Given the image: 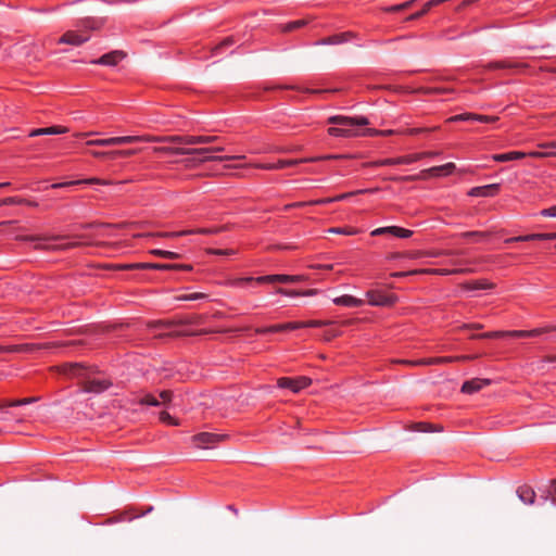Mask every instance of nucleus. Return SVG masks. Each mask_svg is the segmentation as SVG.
<instances>
[{"mask_svg":"<svg viewBox=\"0 0 556 556\" xmlns=\"http://www.w3.org/2000/svg\"><path fill=\"white\" fill-rule=\"evenodd\" d=\"M329 232L352 236L355 235L357 230L353 228H331L329 229Z\"/></svg>","mask_w":556,"mask_h":556,"instance_id":"obj_49","label":"nucleus"},{"mask_svg":"<svg viewBox=\"0 0 556 556\" xmlns=\"http://www.w3.org/2000/svg\"><path fill=\"white\" fill-rule=\"evenodd\" d=\"M53 346L52 343H43V344H37V343H25V344H17V345H9L8 352L10 353H34L42 349H50Z\"/></svg>","mask_w":556,"mask_h":556,"instance_id":"obj_15","label":"nucleus"},{"mask_svg":"<svg viewBox=\"0 0 556 556\" xmlns=\"http://www.w3.org/2000/svg\"><path fill=\"white\" fill-rule=\"evenodd\" d=\"M174 266L161 263H140V269L172 270Z\"/></svg>","mask_w":556,"mask_h":556,"instance_id":"obj_35","label":"nucleus"},{"mask_svg":"<svg viewBox=\"0 0 556 556\" xmlns=\"http://www.w3.org/2000/svg\"><path fill=\"white\" fill-rule=\"evenodd\" d=\"M486 236H488L486 232H481V231H468V232L462 233V237H477V240L483 239Z\"/></svg>","mask_w":556,"mask_h":556,"instance_id":"obj_56","label":"nucleus"},{"mask_svg":"<svg viewBox=\"0 0 556 556\" xmlns=\"http://www.w3.org/2000/svg\"><path fill=\"white\" fill-rule=\"evenodd\" d=\"M541 215L545 217H556V205L542 210Z\"/></svg>","mask_w":556,"mask_h":556,"instance_id":"obj_61","label":"nucleus"},{"mask_svg":"<svg viewBox=\"0 0 556 556\" xmlns=\"http://www.w3.org/2000/svg\"><path fill=\"white\" fill-rule=\"evenodd\" d=\"M159 401L161 402V406H165L167 408L172 407L173 404V392L169 390L161 391L159 394Z\"/></svg>","mask_w":556,"mask_h":556,"instance_id":"obj_34","label":"nucleus"},{"mask_svg":"<svg viewBox=\"0 0 556 556\" xmlns=\"http://www.w3.org/2000/svg\"><path fill=\"white\" fill-rule=\"evenodd\" d=\"M476 357L477 356H470V355L430 357V358H421V362H419V364L438 365V364H445V363H451V362H456V361H471Z\"/></svg>","mask_w":556,"mask_h":556,"instance_id":"obj_18","label":"nucleus"},{"mask_svg":"<svg viewBox=\"0 0 556 556\" xmlns=\"http://www.w3.org/2000/svg\"><path fill=\"white\" fill-rule=\"evenodd\" d=\"M377 190H378V188H375V189H362V190H357V191H353V192L342 193V194L333 197V198L319 199V200L309 201V202H296V203H293L291 205H288L287 207H302V206H305V205H308V204H328V203H332V202H337V201H341V200L348 199V198H350V197H352L354 194L372 193V192H376Z\"/></svg>","mask_w":556,"mask_h":556,"instance_id":"obj_8","label":"nucleus"},{"mask_svg":"<svg viewBox=\"0 0 556 556\" xmlns=\"http://www.w3.org/2000/svg\"><path fill=\"white\" fill-rule=\"evenodd\" d=\"M414 430L421 432L429 431H441V428L437 425L428 424V422H418L414 426Z\"/></svg>","mask_w":556,"mask_h":556,"instance_id":"obj_39","label":"nucleus"},{"mask_svg":"<svg viewBox=\"0 0 556 556\" xmlns=\"http://www.w3.org/2000/svg\"><path fill=\"white\" fill-rule=\"evenodd\" d=\"M97 26L93 22L87 20L81 23V27L78 30L65 31L58 42L60 45L81 46L90 39L89 30L96 29Z\"/></svg>","mask_w":556,"mask_h":556,"instance_id":"obj_3","label":"nucleus"},{"mask_svg":"<svg viewBox=\"0 0 556 556\" xmlns=\"http://www.w3.org/2000/svg\"><path fill=\"white\" fill-rule=\"evenodd\" d=\"M328 123L339 126V127H330L328 129V134L330 136L352 137V136L358 135L357 132H355L352 129L353 127L366 126L369 124V121L365 116L350 117V116L334 115V116L329 117Z\"/></svg>","mask_w":556,"mask_h":556,"instance_id":"obj_2","label":"nucleus"},{"mask_svg":"<svg viewBox=\"0 0 556 556\" xmlns=\"http://www.w3.org/2000/svg\"><path fill=\"white\" fill-rule=\"evenodd\" d=\"M66 237L65 236H51V237H33V236H21L18 237L20 240H25V241H51V240H62V239H65Z\"/></svg>","mask_w":556,"mask_h":556,"instance_id":"obj_36","label":"nucleus"},{"mask_svg":"<svg viewBox=\"0 0 556 556\" xmlns=\"http://www.w3.org/2000/svg\"><path fill=\"white\" fill-rule=\"evenodd\" d=\"M307 24V21L306 20H298V21H294V22H290L288 24H286L282 28L283 31H292L296 28H300L302 26H305Z\"/></svg>","mask_w":556,"mask_h":556,"instance_id":"obj_43","label":"nucleus"},{"mask_svg":"<svg viewBox=\"0 0 556 556\" xmlns=\"http://www.w3.org/2000/svg\"><path fill=\"white\" fill-rule=\"evenodd\" d=\"M207 252L211 254H215V255H233L235 254V251L229 250V249H226V250L208 249Z\"/></svg>","mask_w":556,"mask_h":556,"instance_id":"obj_54","label":"nucleus"},{"mask_svg":"<svg viewBox=\"0 0 556 556\" xmlns=\"http://www.w3.org/2000/svg\"><path fill=\"white\" fill-rule=\"evenodd\" d=\"M211 152H207V153H194L193 155L202 156V157L199 159V163H205V162H208V161L222 162V161H226V160H242V159L245 157L244 155L213 156V155H208Z\"/></svg>","mask_w":556,"mask_h":556,"instance_id":"obj_26","label":"nucleus"},{"mask_svg":"<svg viewBox=\"0 0 556 556\" xmlns=\"http://www.w3.org/2000/svg\"><path fill=\"white\" fill-rule=\"evenodd\" d=\"M113 267L116 268V269H122V270L140 269V263H136V264H119V265H114Z\"/></svg>","mask_w":556,"mask_h":556,"instance_id":"obj_51","label":"nucleus"},{"mask_svg":"<svg viewBox=\"0 0 556 556\" xmlns=\"http://www.w3.org/2000/svg\"><path fill=\"white\" fill-rule=\"evenodd\" d=\"M400 164H410V160L407 156H401L396 159H384L376 162L368 163L370 166H387V165H400Z\"/></svg>","mask_w":556,"mask_h":556,"instance_id":"obj_28","label":"nucleus"},{"mask_svg":"<svg viewBox=\"0 0 556 556\" xmlns=\"http://www.w3.org/2000/svg\"><path fill=\"white\" fill-rule=\"evenodd\" d=\"M160 420L172 426L179 425V421L176 418L172 417L167 412L160 413Z\"/></svg>","mask_w":556,"mask_h":556,"instance_id":"obj_45","label":"nucleus"},{"mask_svg":"<svg viewBox=\"0 0 556 556\" xmlns=\"http://www.w3.org/2000/svg\"><path fill=\"white\" fill-rule=\"evenodd\" d=\"M453 90L452 89H446V88H420L418 89V92H422L425 94H442V93H447V92H452Z\"/></svg>","mask_w":556,"mask_h":556,"instance_id":"obj_42","label":"nucleus"},{"mask_svg":"<svg viewBox=\"0 0 556 556\" xmlns=\"http://www.w3.org/2000/svg\"><path fill=\"white\" fill-rule=\"evenodd\" d=\"M496 119H497V117H494V116L479 115V114H476V117H475V121L483 122V123L494 122Z\"/></svg>","mask_w":556,"mask_h":556,"instance_id":"obj_63","label":"nucleus"},{"mask_svg":"<svg viewBox=\"0 0 556 556\" xmlns=\"http://www.w3.org/2000/svg\"><path fill=\"white\" fill-rule=\"evenodd\" d=\"M475 117L473 113H464L450 117L447 122L475 121Z\"/></svg>","mask_w":556,"mask_h":556,"instance_id":"obj_44","label":"nucleus"},{"mask_svg":"<svg viewBox=\"0 0 556 556\" xmlns=\"http://www.w3.org/2000/svg\"><path fill=\"white\" fill-rule=\"evenodd\" d=\"M224 147H208V148H182V147H155L153 149L156 153L164 154H194V153H207V152H223Z\"/></svg>","mask_w":556,"mask_h":556,"instance_id":"obj_6","label":"nucleus"},{"mask_svg":"<svg viewBox=\"0 0 556 556\" xmlns=\"http://www.w3.org/2000/svg\"><path fill=\"white\" fill-rule=\"evenodd\" d=\"M37 400H38L37 397H25V399H22V400L8 401V402L3 403V404L1 405V407H2V406H8V407L21 406V405H25V404L34 403V402H36Z\"/></svg>","mask_w":556,"mask_h":556,"instance_id":"obj_40","label":"nucleus"},{"mask_svg":"<svg viewBox=\"0 0 556 556\" xmlns=\"http://www.w3.org/2000/svg\"><path fill=\"white\" fill-rule=\"evenodd\" d=\"M517 495L519 500L527 505H533L536 497L534 490L529 485L519 486L517 489Z\"/></svg>","mask_w":556,"mask_h":556,"instance_id":"obj_21","label":"nucleus"},{"mask_svg":"<svg viewBox=\"0 0 556 556\" xmlns=\"http://www.w3.org/2000/svg\"><path fill=\"white\" fill-rule=\"evenodd\" d=\"M302 328V323H287V324H280V325H274L269 326L268 330H271L273 332H279V331H286V330H294Z\"/></svg>","mask_w":556,"mask_h":556,"instance_id":"obj_30","label":"nucleus"},{"mask_svg":"<svg viewBox=\"0 0 556 556\" xmlns=\"http://www.w3.org/2000/svg\"><path fill=\"white\" fill-rule=\"evenodd\" d=\"M80 181H81L80 184H99V185H109L110 184V181L101 180L99 178H89V179H84Z\"/></svg>","mask_w":556,"mask_h":556,"instance_id":"obj_64","label":"nucleus"},{"mask_svg":"<svg viewBox=\"0 0 556 556\" xmlns=\"http://www.w3.org/2000/svg\"><path fill=\"white\" fill-rule=\"evenodd\" d=\"M219 231H220V228H199V229H195V230H182V231H176V232H161V233H156L155 236L164 237V238H176V237H181V236L191 235V233L213 235V233H217Z\"/></svg>","mask_w":556,"mask_h":556,"instance_id":"obj_16","label":"nucleus"},{"mask_svg":"<svg viewBox=\"0 0 556 556\" xmlns=\"http://www.w3.org/2000/svg\"><path fill=\"white\" fill-rule=\"evenodd\" d=\"M391 229H392V226L377 228V229L372 230L370 235L376 237V236H381L384 233H391Z\"/></svg>","mask_w":556,"mask_h":556,"instance_id":"obj_57","label":"nucleus"},{"mask_svg":"<svg viewBox=\"0 0 556 556\" xmlns=\"http://www.w3.org/2000/svg\"><path fill=\"white\" fill-rule=\"evenodd\" d=\"M420 274V269H414V270H409V271H397V273H393L392 274V277H406V276H410V275H419Z\"/></svg>","mask_w":556,"mask_h":556,"instance_id":"obj_60","label":"nucleus"},{"mask_svg":"<svg viewBox=\"0 0 556 556\" xmlns=\"http://www.w3.org/2000/svg\"><path fill=\"white\" fill-rule=\"evenodd\" d=\"M522 65L516 63V62H513V61H509V60H503V61H494V62H490L488 63L486 65H484L483 67L485 70H509V68H518V67H521Z\"/></svg>","mask_w":556,"mask_h":556,"instance_id":"obj_24","label":"nucleus"},{"mask_svg":"<svg viewBox=\"0 0 556 556\" xmlns=\"http://www.w3.org/2000/svg\"><path fill=\"white\" fill-rule=\"evenodd\" d=\"M350 157H352V156L346 155V154H331V155L317 156V157H315L316 160L314 162L321 161V160H341V159H350Z\"/></svg>","mask_w":556,"mask_h":556,"instance_id":"obj_50","label":"nucleus"},{"mask_svg":"<svg viewBox=\"0 0 556 556\" xmlns=\"http://www.w3.org/2000/svg\"><path fill=\"white\" fill-rule=\"evenodd\" d=\"M301 323H302V328L303 327H321V326L329 324L328 321H323V320H309L306 323H303V321H301Z\"/></svg>","mask_w":556,"mask_h":556,"instance_id":"obj_55","label":"nucleus"},{"mask_svg":"<svg viewBox=\"0 0 556 556\" xmlns=\"http://www.w3.org/2000/svg\"><path fill=\"white\" fill-rule=\"evenodd\" d=\"M464 271L465 269H420V274L429 275H451Z\"/></svg>","mask_w":556,"mask_h":556,"instance_id":"obj_37","label":"nucleus"},{"mask_svg":"<svg viewBox=\"0 0 556 556\" xmlns=\"http://www.w3.org/2000/svg\"><path fill=\"white\" fill-rule=\"evenodd\" d=\"M367 298L369 303L375 306H391L397 300L395 295L386 294L380 291H368Z\"/></svg>","mask_w":556,"mask_h":556,"instance_id":"obj_12","label":"nucleus"},{"mask_svg":"<svg viewBox=\"0 0 556 556\" xmlns=\"http://www.w3.org/2000/svg\"><path fill=\"white\" fill-rule=\"evenodd\" d=\"M316 159H300V160H280L276 163V168L281 169L287 166H292L300 163L314 162Z\"/></svg>","mask_w":556,"mask_h":556,"instance_id":"obj_33","label":"nucleus"},{"mask_svg":"<svg viewBox=\"0 0 556 556\" xmlns=\"http://www.w3.org/2000/svg\"><path fill=\"white\" fill-rule=\"evenodd\" d=\"M455 168H456V165L454 163H446L444 165L433 166L431 168L424 169V170H421V173L418 176L395 177L392 179L393 180L414 181L418 178L447 176V175L452 174L455 170Z\"/></svg>","mask_w":556,"mask_h":556,"instance_id":"obj_5","label":"nucleus"},{"mask_svg":"<svg viewBox=\"0 0 556 556\" xmlns=\"http://www.w3.org/2000/svg\"><path fill=\"white\" fill-rule=\"evenodd\" d=\"M391 235L399 238H409L413 235V231L397 226H392Z\"/></svg>","mask_w":556,"mask_h":556,"instance_id":"obj_41","label":"nucleus"},{"mask_svg":"<svg viewBox=\"0 0 556 556\" xmlns=\"http://www.w3.org/2000/svg\"><path fill=\"white\" fill-rule=\"evenodd\" d=\"M139 142H168L175 144L192 146L191 136H139Z\"/></svg>","mask_w":556,"mask_h":556,"instance_id":"obj_10","label":"nucleus"},{"mask_svg":"<svg viewBox=\"0 0 556 556\" xmlns=\"http://www.w3.org/2000/svg\"><path fill=\"white\" fill-rule=\"evenodd\" d=\"M493 287H494L493 283L486 282L485 280L467 282V283L463 285V288L466 290L492 289Z\"/></svg>","mask_w":556,"mask_h":556,"instance_id":"obj_31","label":"nucleus"},{"mask_svg":"<svg viewBox=\"0 0 556 556\" xmlns=\"http://www.w3.org/2000/svg\"><path fill=\"white\" fill-rule=\"evenodd\" d=\"M356 37H357V34H355L353 31H344L341 34H336V35L323 38V39L318 40L316 42V45H319V46L339 45V43L346 42L351 39H354Z\"/></svg>","mask_w":556,"mask_h":556,"instance_id":"obj_14","label":"nucleus"},{"mask_svg":"<svg viewBox=\"0 0 556 556\" xmlns=\"http://www.w3.org/2000/svg\"><path fill=\"white\" fill-rule=\"evenodd\" d=\"M138 152L137 149H128V150H115V151H111V154L114 155V157L116 156H124V157H127V156H130V155H134Z\"/></svg>","mask_w":556,"mask_h":556,"instance_id":"obj_47","label":"nucleus"},{"mask_svg":"<svg viewBox=\"0 0 556 556\" xmlns=\"http://www.w3.org/2000/svg\"><path fill=\"white\" fill-rule=\"evenodd\" d=\"M226 438V434L201 432L192 437V442L198 448H213L216 444L224 441Z\"/></svg>","mask_w":556,"mask_h":556,"instance_id":"obj_7","label":"nucleus"},{"mask_svg":"<svg viewBox=\"0 0 556 556\" xmlns=\"http://www.w3.org/2000/svg\"><path fill=\"white\" fill-rule=\"evenodd\" d=\"M532 333H529V330H511V331H490L481 333V337L484 338H503V337H514V338H527L531 337Z\"/></svg>","mask_w":556,"mask_h":556,"instance_id":"obj_20","label":"nucleus"},{"mask_svg":"<svg viewBox=\"0 0 556 556\" xmlns=\"http://www.w3.org/2000/svg\"><path fill=\"white\" fill-rule=\"evenodd\" d=\"M548 495L551 496V502L556 505V479L551 481Z\"/></svg>","mask_w":556,"mask_h":556,"instance_id":"obj_59","label":"nucleus"},{"mask_svg":"<svg viewBox=\"0 0 556 556\" xmlns=\"http://www.w3.org/2000/svg\"><path fill=\"white\" fill-rule=\"evenodd\" d=\"M3 205H12V204H23L25 202L24 199L10 197L2 200Z\"/></svg>","mask_w":556,"mask_h":556,"instance_id":"obj_52","label":"nucleus"},{"mask_svg":"<svg viewBox=\"0 0 556 556\" xmlns=\"http://www.w3.org/2000/svg\"><path fill=\"white\" fill-rule=\"evenodd\" d=\"M523 239H526V241H531V240H551L549 233H531V235H526V236H523Z\"/></svg>","mask_w":556,"mask_h":556,"instance_id":"obj_48","label":"nucleus"},{"mask_svg":"<svg viewBox=\"0 0 556 556\" xmlns=\"http://www.w3.org/2000/svg\"><path fill=\"white\" fill-rule=\"evenodd\" d=\"M333 303L342 306L357 307L363 304V301L352 295L345 294L333 299Z\"/></svg>","mask_w":556,"mask_h":556,"instance_id":"obj_25","label":"nucleus"},{"mask_svg":"<svg viewBox=\"0 0 556 556\" xmlns=\"http://www.w3.org/2000/svg\"><path fill=\"white\" fill-rule=\"evenodd\" d=\"M127 56L126 52L122 50H114L109 53L103 54L101 58L91 61L92 64L105 65V66H115L122 60Z\"/></svg>","mask_w":556,"mask_h":556,"instance_id":"obj_13","label":"nucleus"},{"mask_svg":"<svg viewBox=\"0 0 556 556\" xmlns=\"http://www.w3.org/2000/svg\"><path fill=\"white\" fill-rule=\"evenodd\" d=\"M526 156H527V153H525V152L511 151V152L502 153V154H494L492 156V159L496 162H508V161L523 159Z\"/></svg>","mask_w":556,"mask_h":556,"instance_id":"obj_27","label":"nucleus"},{"mask_svg":"<svg viewBox=\"0 0 556 556\" xmlns=\"http://www.w3.org/2000/svg\"><path fill=\"white\" fill-rule=\"evenodd\" d=\"M192 146L210 144L219 140L217 136H191Z\"/></svg>","mask_w":556,"mask_h":556,"instance_id":"obj_32","label":"nucleus"},{"mask_svg":"<svg viewBox=\"0 0 556 556\" xmlns=\"http://www.w3.org/2000/svg\"><path fill=\"white\" fill-rule=\"evenodd\" d=\"M415 2H416V0H409V1H406L404 3L390 7L387 10L390 11V12L402 11V10L410 8L413 5V3H415Z\"/></svg>","mask_w":556,"mask_h":556,"instance_id":"obj_46","label":"nucleus"},{"mask_svg":"<svg viewBox=\"0 0 556 556\" xmlns=\"http://www.w3.org/2000/svg\"><path fill=\"white\" fill-rule=\"evenodd\" d=\"M140 405H151V406H161V402L159 401V397L153 394H146L143 395L139 402Z\"/></svg>","mask_w":556,"mask_h":556,"instance_id":"obj_38","label":"nucleus"},{"mask_svg":"<svg viewBox=\"0 0 556 556\" xmlns=\"http://www.w3.org/2000/svg\"><path fill=\"white\" fill-rule=\"evenodd\" d=\"M195 323L193 318L177 319L172 321H156L151 324L152 328H168L170 326L189 325Z\"/></svg>","mask_w":556,"mask_h":556,"instance_id":"obj_29","label":"nucleus"},{"mask_svg":"<svg viewBox=\"0 0 556 556\" xmlns=\"http://www.w3.org/2000/svg\"><path fill=\"white\" fill-rule=\"evenodd\" d=\"M490 383H491L490 379L473 378V379L465 381L463 383L462 392L472 394L475 392L480 391L481 389L489 386Z\"/></svg>","mask_w":556,"mask_h":556,"instance_id":"obj_17","label":"nucleus"},{"mask_svg":"<svg viewBox=\"0 0 556 556\" xmlns=\"http://www.w3.org/2000/svg\"><path fill=\"white\" fill-rule=\"evenodd\" d=\"M551 330H556V327H552V328H536V329H532V330H529V333H532L531 337H538L542 333H545L547 331H551Z\"/></svg>","mask_w":556,"mask_h":556,"instance_id":"obj_58","label":"nucleus"},{"mask_svg":"<svg viewBox=\"0 0 556 556\" xmlns=\"http://www.w3.org/2000/svg\"><path fill=\"white\" fill-rule=\"evenodd\" d=\"M68 131L67 127L64 126H51L47 128H38L30 131L29 137L42 136V135H61Z\"/></svg>","mask_w":556,"mask_h":556,"instance_id":"obj_22","label":"nucleus"},{"mask_svg":"<svg viewBox=\"0 0 556 556\" xmlns=\"http://www.w3.org/2000/svg\"><path fill=\"white\" fill-rule=\"evenodd\" d=\"M500 190L498 184L486 185L482 187H473L469 190L470 197H494Z\"/></svg>","mask_w":556,"mask_h":556,"instance_id":"obj_19","label":"nucleus"},{"mask_svg":"<svg viewBox=\"0 0 556 556\" xmlns=\"http://www.w3.org/2000/svg\"><path fill=\"white\" fill-rule=\"evenodd\" d=\"M81 243L78 241L68 242L64 244H36L35 248L38 250H46V251H66L70 249H74L77 247H80Z\"/></svg>","mask_w":556,"mask_h":556,"instance_id":"obj_23","label":"nucleus"},{"mask_svg":"<svg viewBox=\"0 0 556 556\" xmlns=\"http://www.w3.org/2000/svg\"><path fill=\"white\" fill-rule=\"evenodd\" d=\"M305 279H306L305 276H302V275H294V276H291V275H267V276L257 277L255 279L251 278V277L239 278V279H236L232 283L235 286H239V285H242L245 282H251V281H256L258 283H264V282L294 283V282L304 281Z\"/></svg>","mask_w":556,"mask_h":556,"instance_id":"obj_4","label":"nucleus"},{"mask_svg":"<svg viewBox=\"0 0 556 556\" xmlns=\"http://www.w3.org/2000/svg\"><path fill=\"white\" fill-rule=\"evenodd\" d=\"M311 382V378L304 376L298 378L283 377L278 379L277 384L279 388L290 389L296 393L302 389L308 387Z\"/></svg>","mask_w":556,"mask_h":556,"instance_id":"obj_11","label":"nucleus"},{"mask_svg":"<svg viewBox=\"0 0 556 556\" xmlns=\"http://www.w3.org/2000/svg\"><path fill=\"white\" fill-rule=\"evenodd\" d=\"M277 292L280 293V294L287 295V296L302 295V291L287 290V289H283V288H278Z\"/></svg>","mask_w":556,"mask_h":556,"instance_id":"obj_53","label":"nucleus"},{"mask_svg":"<svg viewBox=\"0 0 556 556\" xmlns=\"http://www.w3.org/2000/svg\"><path fill=\"white\" fill-rule=\"evenodd\" d=\"M63 374L76 377L84 392L102 393L112 386V381L98 370L87 368L83 364H68L63 367Z\"/></svg>","mask_w":556,"mask_h":556,"instance_id":"obj_1","label":"nucleus"},{"mask_svg":"<svg viewBox=\"0 0 556 556\" xmlns=\"http://www.w3.org/2000/svg\"><path fill=\"white\" fill-rule=\"evenodd\" d=\"M81 181H76V180H73V181H66V182H58V184H53L51 185V188H64V187H70V186H75V185H79Z\"/></svg>","mask_w":556,"mask_h":556,"instance_id":"obj_62","label":"nucleus"},{"mask_svg":"<svg viewBox=\"0 0 556 556\" xmlns=\"http://www.w3.org/2000/svg\"><path fill=\"white\" fill-rule=\"evenodd\" d=\"M139 142V136L112 137L106 139L88 140L87 146L111 147Z\"/></svg>","mask_w":556,"mask_h":556,"instance_id":"obj_9","label":"nucleus"}]
</instances>
